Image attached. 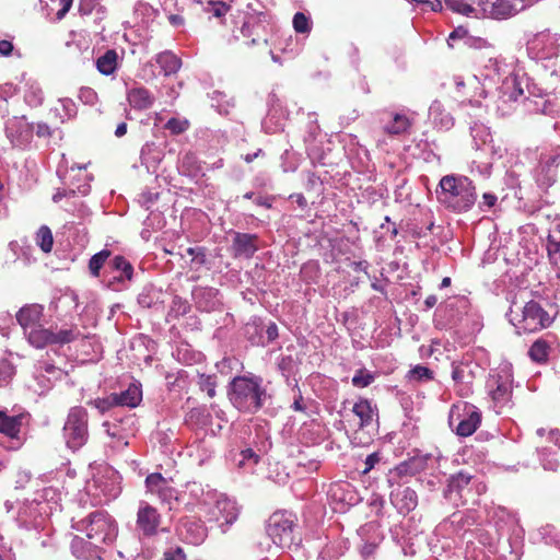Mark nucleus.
<instances>
[{"mask_svg": "<svg viewBox=\"0 0 560 560\" xmlns=\"http://www.w3.org/2000/svg\"><path fill=\"white\" fill-rule=\"evenodd\" d=\"M228 396L237 410L255 413L262 408L267 392L260 376L238 375L230 382Z\"/></svg>", "mask_w": 560, "mask_h": 560, "instance_id": "f257e3e1", "label": "nucleus"}, {"mask_svg": "<svg viewBox=\"0 0 560 560\" xmlns=\"http://www.w3.org/2000/svg\"><path fill=\"white\" fill-rule=\"evenodd\" d=\"M436 195L441 203L456 212L468 211L477 200L472 180L453 174L441 178Z\"/></svg>", "mask_w": 560, "mask_h": 560, "instance_id": "f03ea898", "label": "nucleus"}, {"mask_svg": "<svg viewBox=\"0 0 560 560\" xmlns=\"http://www.w3.org/2000/svg\"><path fill=\"white\" fill-rule=\"evenodd\" d=\"M510 322L516 335L535 334L551 326L553 317L536 301L525 303L520 312L511 310Z\"/></svg>", "mask_w": 560, "mask_h": 560, "instance_id": "7ed1b4c3", "label": "nucleus"}, {"mask_svg": "<svg viewBox=\"0 0 560 560\" xmlns=\"http://www.w3.org/2000/svg\"><path fill=\"white\" fill-rule=\"evenodd\" d=\"M78 529L85 532L90 544L97 547L98 544H112L118 534L115 520L106 512L96 511L78 524Z\"/></svg>", "mask_w": 560, "mask_h": 560, "instance_id": "20e7f679", "label": "nucleus"}, {"mask_svg": "<svg viewBox=\"0 0 560 560\" xmlns=\"http://www.w3.org/2000/svg\"><path fill=\"white\" fill-rule=\"evenodd\" d=\"M82 336L77 324L66 323L59 328H46L32 331L30 334V343L38 349L55 345L61 347L79 340Z\"/></svg>", "mask_w": 560, "mask_h": 560, "instance_id": "39448f33", "label": "nucleus"}, {"mask_svg": "<svg viewBox=\"0 0 560 560\" xmlns=\"http://www.w3.org/2000/svg\"><path fill=\"white\" fill-rule=\"evenodd\" d=\"M485 489L486 486L478 482L475 476L462 470L450 477L444 495L450 501L466 504L474 501L475 493L480 494Z\"/></svg>", "mask_w": 560, "mask_h": 560, "instance_id": "423d86ee", "label": "nucleus"}, {"mask_svg": "<svg viewBox=\"0 0 560 560\" xmlns=\"http://www.w3.org/2000/svg\"><path fill=\"white\" fill-rule=\"evenodd\" d=\"M89 415L81 406L72 407L63 425L67 446L73 451L81 448L89 440Z\"/></svg>", "mask_w": 560, "mask_h": 560, "instance_id": "0eeeda50", "label": "nucleus"}, {"mask_svg": "<svg viewBox=\"0 0 560 560\" xmlns=\"http://www.w3.org/2000/svg\"><path fill=\"white\" fill-rule=\"evenodd\" d=\"M478 5L485 16L492 19H506L522 9L524 0H479Z\"/></svg>", "mask_w": 560, "mask_h": 560, "instance_id": "6e6552de", "label": "nucleus"}, {"mask_svg": "<svg viewBox=\"0 0 560 560\" xmlns=\"http://www.w3.org/2000/svg\"><path fill=\"white\" fill-rule=\"evenodd\" d=\"M267 534L276 546L290 547L293 544V523L273 515L267 526Z\"/></svg>", "mask_w": 560, "mask_h": 560, "instance_id": "1a4fd4ad", "label": "nucleus"}, {"mask_svg": "<svg viewBox=\"0 0 560 560\" xmlns=\"http://www.w3.org/2000/svg\"><path fill=\"white\" fill-rule=\"evenodd\" d=\"M176 530L184 541L195 546L201 544L207 537V528L203 522L194 516L180 518Z\"/></svg>", "mask_w": 560, "mask_h": 560, "instance_id": "9d476101", "label": "nucleus"}, {"mask_svg": "<svg viewBox=\"0 0 560 560\" xmlns=\"http://www.w3.org/2000/svg\"><path fill=\"white\" fill-rule=\"evenodd\" d=\"M161 520V514L154 506L150 505L148 502H140L136 521L138 530L144 536H154L158 533Z\"/></svg>", "mask_w": 560, "mask_h": 560, "instance_id": "9b49d317", "label": "nucleus"}, {"mask_svg": "<svg viewBox=\"0 0 560 560\" xmlns=\"http://www.w3.org/2000/svg\"><path fill=\"white\" fill-rule=\"evenodd\" d=\"M44 315V307L39 304H28L23 306L16 313V320L23 328L27 340L30 341V334L38 329H46L40 325V319Z\"/></svg>", "mask_w": 560, "mask_h": 560, "instance_id": "f8f14e48", "label": "nucleus"}, {"mask_svg": "<svg viewBox=\"0 0 560 560\" xmlns=\"http://www.w3.org/2000/svg\"><path fill=\"white\" fill-rule=\"evenodd\" d=\"M490 396L497 406L506 405L512 396V380L509 375L495 374L488 381Z\"/></svg>", "mask_w": 560, "mask_h": 560, "instance_id": "ddd939ff", "label": "nucleus"}, {"mask_svg": "<svg viewBox=\"0 0 560 560\" xmlns=\"http://www.w3.org/2000/svg\"><path fill=\"white\" fill-rule=\"evenodd\" d=\"M147 491L153 495H158L161 501L170 503L173 499H177L176 490L160 474L153 472L145 478Z\"/></svg>", "mask_w": 560, "mask_h": 560, "instance_id": "4468645a", "label": "nucleus"}, {"mask_svg": "<svg viewBox=\"0 0 560 560\" xmlns=\"http://www.w3.org/2000/svg\"><path fill=\"white\" fill-rule=\"evenodd\" d=\"M555 339L556 337L551 335L537 338L527 351L530 361L538 365H546L549 362Z\"/></svg>", "mask_w": 560, "mask_h": 560, "instance_id": "2eb2a0df", "label": "nucleus"}, {"mask_svg": "<svg viewBox=\"0 0 560 560\" xmlns=\"http://www.w3.org/2000/svg\"><path fill=\"white\" fill-rule=\"evenodd\" d=\"M524 86H528L526 72H510L502 81L501 90L511 101H516L524 94Z\"/></svg>", "mask_w": 560, "mask_h": 560, "instance_id": "dca6fc26", "label": "nucleus"}, {"mask_svg": "<svg viewBox=\"0 0 560 560\" xmlns=\"http://www.w3.org/2000/svg\"><path fill=\"white\" fill-rule=\"evenodd\" d=\"M257 235L236 232L232 243L234 257L252 258L258 250Z\"/></svg>", "mask_w": 560, "mask_h": 560, "instance_id": "f3484780", "label": "nucleus"}, {"mask_svg": "<svg viewBox=\"0 0 560 560\" xmlns=\"http://www.w3.org/2000/svg\"><path fill=\"white\" fill-rule=\"evenodd\" d=\"M25 413L9 416L7 411L0 410V433L11 440H20L23 420Z\"/></svg>", "mask_w": 560, "mask_h": 560, "instance_id": "a211bd4d", "label": "nucleus"}, {"mask_svg": "<svg viewBox=\"0 0 560 560\" xmlns=\"http://www.w3.org/2000/svg\"><path fill=\"white\" fill-rule=\"evenodd\" d=\"M390 498L400 513H409L410 511H413L418 505L417 492L409 487L397 489L392 493Z\"/></svg>", "mask_w": 560, "mask_h": 560, "instance_id": "6ab92c4d", "label": "nucleus"}, {"mask_svg": "<svg viewBox=\"0 0 560 560\" xmlns=\"http://www.w3.org/2000/svg\"><path fill=\"white\" fill-rule=\"evenodd\" d=\"M113 399L116 406L135 408L142 399V392L138 385L130 384L126 390L113 393Z\"/></svg>", "mask_w": 560, "mask_h": 560, "instance_id": "aec40b11", "label": "nucleus"}, {"mask_svg": "<svg viewBox=\"0 0 560 560\" xmlns=\"http://www.w3.org/2000/svg\"><path fill=\"white\" fill-rule=\"evenodd\" d=\"M352 413L358 418L357 427L359 429L368 428L373 422L375 415L370 400L360 398L352 407Z\"/></svg>", "mask_w": 560, "mask_h": 560, "instance_id": "412c9836", "label": "nucleus"}, {"mask_svg": "<svg viewBox=\"0 0 560 560\" xmlns=\"http://www.w3.org/2000/svg\"><path fill=\"white\" fill-rule=\"evenodd\" d=\"M128 102L135 109L143 110L153 105L154 97L147 89L137 88L128 92Z\"/></svg>", "mask_w": 560, "mask_h": 560, "instance_id": "4be33fe9", "label": "nucleus"}, {"mask_svg": "<svg viewBox=\"0 0 560 560\" xmlns=\"http://www.w3.org/2000/svg\"><path fill=\"white\" fill-rule=\"evenodd\" d=\"M219 512L218 520H222L225 524H232L238 516L236 503L229 498H220L215 503Z\"/></svg>", "mask_w": 560, "mask_h": 560, "instance_id": "5701e85b", "label": "nucleus"}, {"mask_svg": "<svg viewBox=\"0 0 560 560\" xmlns=\"http://www.w3.org/2000/svg\"><path fill=\"white\" fill-rule=\"evenodd\" d=\"M428 458L425 456H413L408 460L400 463L396 467L399 476H415L427 468Z\"/></svg>", "mask_w": 560, "mask_h": 560, "instance_id": "b1692460", "label": "nucleus"}, {"mask_svg": "<svg viewBox=\"0 0 560 560\" xmlns=\"http://www.w3.org/2000/svg\"><path fill=\"white\" fill-rule=\"evenodd\" d=\"M412 126V121L402 114H394L392 121L384 126L383 130L389 136H400L407 133Z\"/></svg>", "mask_w": 560, "mask_h": 560, "instance_id": "393cba45", "label": "nucleus"}, {"mask_svg": "<svg viewBox=\"0 0 560 560\" xmlns=\"http://www.w3.org/2000/svg\"><path fill=\"white\" fill-rule=\"evenodd\" d=\"M480 421V413L478 411H470L466 418L459 421L456 433L460 436H469L478 429Z\"/></svg>", "mask_w": 560, "mask_h": 560, "instance_id": "a878e982", "label": "nucleus"}, {"mask_svg": "<svg viewBox=\"0 0 560 560\" xmlns=\"http://www.w3.org/2000/svg\"><path fill=\"white\" fill-rule=\"evenodd\" d=\"M109 266L115 271H121V275L117 277V280H122L124 278L127 280H131L133 276V267L132 265L124 257V256H115L110 261Z\"/></svg>", "mask_w": 560, "mask_h": 560, "instance_id": "bb28decb", "label": "nucleus"}, {"mask_svg": "<svg viewBox=\"0 0 560 560\" xmlns=\"http://www.w3.org/2000/svg\"><path fill=\"white\" fill-rule=\"evenodd\" d=\"M260 30H264V26L257 19H248L242 26V34L245 37L255 35L252 38V44H258L260 40L267 42V39L260 35Z\"/></svg>", "mask_w": 560, "mask_h": 560, "instance_id": "cd10ccee", "label": "nucleus"}, {"mask_svg": "<svg viewBox=\"0 0 560 560\" xmlns=\"http://www.w3.org/2000/svg\"><path fill=\"white\" fill-rule=\"evenodd\" d=\"M156 65L161 70H179L182 60L172 51H163L156 56Z\"/></svg>", "mask_w": 560, "mask_h": 560, "instance_id": "c85d7f7f", "label": "nucleus"}, {"mask_svg": "<svg viewBox=\"0 0 560 560\" xmlns=\"http://www.w3.org/2000/svg\"><path fill=\"white\" fill-rule=\"evenodd\" d=\"M118 60V52L115 49H107L96 59V68L97 70H116Z\"/></svg>", "mask_w": 560, "mask_h": 560, "instance_id": "c756f323", "label": "nucleus"}, {"mask_svg": "<svg viewBox=\"0 0 560 560\" xmlns=\"http://www.w3.org/2000/svg\"><path fill=\"white\" fill-rule=\"evenodd\" d=\"M36 244L40 249L48 254L54 246V236L51 230L47 225H42L36 233Z\"/></svg>", "mask_w": 560, "mask_h": 560, "instance_id": "7c9ffc66", "label": "nucleus"}, {"mask_svg": "<svg viewBox=\"0 0 560 560\" xmlns=\"http://www.w3.org/2000/svg\"><path fill=\"white\" fill-rule=\"evenodd\" d=\"M112 253L108 249H102L101 252L94 254L89 261V270L92 276L98 277L100 271L106 260L110 257Z\"/></svg>", "mask_w": 560, "mask_h": 560, "instance_id": "2f4dec72", "label": "nucleus"}, {"mask_svg": "<svg viewBox=\"0 0 560 560\" xmlns=\"http://www.w3.org/2000/svg\"><path fill=\"white\" fill-rule=\"evenodd\" d=\"M452 378L456 383H470L471 382V370L468 364H453Z\"/></svg>", "mask_w": 560, "mask_h": 560, "instance_id": "473e14b6", "label": "nucleus"}, {"mask_svg": "<svg viewBox=\"0 0 560 560\" xmlns=\"http://www.w3.org/2000/svg\"><path fill=\"white\" fill-rule=\"evenodd\" d=\"M374 380V374L366 371L365 369H360L352 377V385L358 388H364L372 384Z\"/></svg>", "mask_w": 560, "mask_h": 560, "instance_id": "72a5a7b5", "label": "nucleus"}, {"mask_svg": "<svg viewBox=\"0 0 560 560\" xmlns=\"http://www.w3.org/2000/svg\"><path fill=\"white\" fill-rule=\"evenodd\" d=\"M292 23L294 31L299 34H308L312 30L310 19L303 12H296Z\"/></svg>", "mask_w": 560, "mask_h": 560, "instance_id": "f704fd0d", "label": "nucleus"}, {"mask_svg": "<svg viewBox=\"0 0 560 560\" xmlns=\"http://www.w3.org/2000/svg\"><path fill=\"white\" fill-rule=\"evenodd\" d=\"M445 5L451 11L466 16H469L475 12V9L470 4L464 2V0H445Z\"/></svg>", "mask_w": 560, "mask_h": 560, "instance_id": "c9c22d12", "label": "nucleus"}, {"mask_svg": "<svg viewBox=\"0 0 560 560\" xmlns=\"http://www.w3.org/2000/svg\"><path fill=\"white\" fill-rule=\"evenodd\" d=\"M199 386L210 398L215 396L217 377L214 375L201 374L199 376Z\"/></svg>", "mask_w": 560, "mask_h": 560, "instance_id": "e433bc0d", "label": "nucleus"}, {"mask_svg": "<svg viewBox=\"0 0 560 560\" xmlns=\"http://www.w3.org/2000/svg\"><path fill=\"white\" fill-rule=\"evenodd\" d=\"M189 128V121L187 119L179 118H171L165 124V129H167L172 135H180L185 132Z\"/></svg>", "mask_w": 560, "mask_h": 560, "instance_id": "4c0bfd02", "label": "nucleus"}, {"mask_svg": "<svg viewBox=\"0 0 560 560\" xmlns=\"http://www.w3.org/2000/svg\"><path fill=\"white\" fill-rule=\"evenodd\" d=\"M15 374L14 365L8 359L0 360V386L8 384Z\"/></svg>", "mask_w": 560, "mask_h": 560, "instance_id": "58836bf2", "label": "nucleus"}, {"mask_svg": "<svg viewBox=\"0 0 560 560\" xmlns=\"http://www.w3.org/2000/svg\"><path fill=\"white\" fill-rule=\"evenodd\" d=\"M409 375L418 382L433 380V371L423 365H416L409 371Z\"/></svg>", "mask_w": 560, "mask_h": 560, "instance_id": "ea45409f", "label": "nucleus"}, {"mask_svg": "<svg viewBox=\"0 0 560 560\" xmlns=\"http://www.w3.org/2000/svg\"><path fill=\"white\" fill-rule=\"evenodd\" d=\"M187 254L192 257L191 261L198 266H202L206 264V248L205 247H188L186 249Z\"/></svg>", "mask_w": 560, "mask_h": 560, "instance_id": "a19ab883", "label": "nucleus"}, {"mask_svg": "<svg viewBox=\"0 0 560 560\" xmlns=\"http://www.w3.org/2000/svg\"><path fill=\"white\" fill-rule=\"evenodd\" d=\"M95 408H97L102 413L108 411L112 407L116 406V402H114L113 394L108 398L104 399H96L92 402Z\"/></svg>", "mask_w": 560, "mask_h": 560, "instance_id": "79ce46f5", "label": "nucleus"}, {"mask_svg": "<svg viewBox=\"0 0 560 560\" xmlns=\"http://www.w3.org/2000/svg\"><path fill=\"white\" fill-rule=\"evenodd\" d=\"M229 10L230 7L226 3L219 1L211 3L209 12H211L215 18H221L224 16Z\"/></svg>", "mask_w": 560, "mask_h": 560, "instance_id": "37998d69", "label": "nucleus"}, {"mask_svg": "<svg viewBox=\"0 0 560 560\" xmlns=\"http://www.w3.org/2000/svg\"><path fill=\"white\" fill-rule=\"evenodd\" d=\"M73 0H60L61 8L57 11L56 18L62 20L72 7Z\"/></svg>", "mask_w": 560, "mask_h": 560, "instance_id": "c03bdc74", "label": "nucleus"}, {"mask_svg": "<svg viewBox=\"0 0 560 560\" xmlns=\"http://www.w3.org/2000/svg\"><path fill=\"white\" fill-rule=\"evenodd\" d=\"M380 457L377 453L370 454L365 459V468L363 469V472L366 474L370 470L374 468V466L378 463Z\"/></svg>", "mask_w": 560, "mask_h": 560, "instance_id": "a18cd8bd", "label": "nucleus"}, {"mask_svg": "<svg viewBox=\"0 0 560 560\" xmlns=\"http://www.w3.org/2000/svg\"><path fill=\"white\" fill-rule=\"evenodd\" d=\"M497 196L491 192H485L482 195V203H480V208L482 209V205H485L488 209L492 208L497 203Z\"/></svg>", "mask_w": 560, "mask_h": 560, "instance_id": "49530a36", "label": "nucleus"}, {"mask_svg": "<svg viewBox=\"0 0 560 560\" xmlns=\"http://www.w3.org/2000/svg\"><path fill=\"white\" fill-rule=\"evenodd\" d=\"M377 548L376 544L373 542H365L361 548V555L364 558H369L375 553V550Z\"/></svg>", "mask_w": 560, "mask_h": 560, "instance_id": "de8ad7c7", "label": "nucleus"}, {"mask_svg": "<svg viewBox=\"0 0 560 560\" xmlns=\"http://www.w3.org/2000/svg\"><path fill=\"white\" fill-rule=\"evenodd\" d=\"M13 51V44L10 40L2 39L0 40V55L10 56Z\"/></svg>", "mask_w": 560, "mask_h": 560, "instance_id": "09e8293b", "label": "nucleus"}, {"mask_svg": "<svg viewBox=\"0 0 560 560\" xmlns=\"http://www.w3.org/2000/svg\"><path fill=\"white\" fill-rule=\"evenodd\" d=\"M165 560H186V556L180 548L174 552H165Z\"/></svg>", "mask_w": 560, "mask_h": 560, "instance_id": "8fccbe9b", "label": "nucleus"}, {"mask_svg": "<svg viewBox=\"0 0 560 560\" xmlns=\"http://www.w3.org/2000/svg\"><path fill=\"white\" fill-rule=\"evenodd\" d=\"M36 135L38 137H50L51 129L47 124H44V122L37 124Z\"/></svg>", "mask_w": 560, "mask_h": 560, "instance_id": "3c124183", "label": "nucleus"}, {"mask_svg": "<svg viewBox=\"0 0 560 560\" xmlns=\"http://www.w3.org/2000/svg\"><path fill=\"white\" fill-rule=\"evenodd\" d=\"M291 199H294L300 208H305L307 206V201L302 194H293L290 196Z\"/></svg>", "mask_w": 560, "mask_h": 560, "instance_id": "603ef678", "label": "nucleus"}, {"mask_svg": "<svg viewBox=\"0 0 560 560\" xmlns=\"http://www.w3.org/2000/svg\"><path fill=\"white\" fill-rule=\"evenodd\" d=\"M255 202L256 205L265 207L267 209L271 208L272 206V199L270 198L258 197L256 198Z\"/></svg>", "mask_w": 560, "mask_h": 560, "instance_id": "864d4df0", "label": "nucleus"}, {"mask_svg": "<svg viewBox=\"0 0 560 560\" xmlns=\"http://www.w3.org/2000/svg\"><path fill=\"white\" fill-rule=\"evenodd\" d=\"M292 408L295 411H304L305 410V406L303 405V398L301 395H299V397L296 399H294Z\"/></svg>", "mask_w": 560, "mask_h": 560, "instance_id": "5fc2aeb1", "label": "nucleus"}, {"mask_svg": "<svg viewBox=\"0 0 560 560\" xmlns=\"http://www.w3.org/2000/svg\"><path fill=\"white\" fill-rule=\"evenodd\" d=\"M126 132H127V124L120 122L115 130V136L120 138V137L125 136Z\"/></svg>", "mask_w": 560, "mask_h": 560, "instance_id": "6e6d98bb", "label": "nucleus"}, {"mask_svg": "<svg viewBox=\"0 0 560 560\" xmlns=\"http://www.w3.org/2000/svg\"><path fill=\"white\" fill-rule=\"evenodd\" d=\"M438 302V298L435 295H429L427 296V299L424 300V304L428 308H431L433 307Z\"/></svg>", "mask_w": 560, "mask_h": 560, "instance_id": "4d7b16f0", "label": "nucleus"}, {"mask_svg": "<svg viewBox=\"0 0 560 560\" xmlns=\"http://www.w3.org/2000/svg\"><path fill=\"white\" fill-rule=\"evenodd\" d=\"M267 335L269 339H275L278 336V329L275 324L267 328Z\"/></svg>", "mask_w": 560, "mask_h": 560, "instance_id": "13d9d810", "label": "nucleus"}, {"mask_svg": "<svg viewBox=\"0 0 560 560\" xmlns=\"http://www.w3.org/2000/svg\"><path fill=\"white\" fill-rule=\"evenodd\" d=\"M465 34L466 31L463 27H458L451 33L450 38L454 39L456 37H463Z\"/></svg>", "mask_w": 560, "mask_h": 560, "instance_id": "bf43d9fd", "label": "nucleus"}, {"mask_svg": "<svg viewBox=\"0 0 560 560\" xmlns=\"http://www.w3.org/2000/svg\"><path fill=\"white\" fill-rule=\"evenodd\" d=\"M83 544V539L81 537H78L75 536L73 539H72V542H71V548L74 552L78 551V548L79 546H81Z\"/></svg>", "mask_w": 560, "mask_h": 560, "instance_id": "052dcab7", "label": "nucleus"}, {"mask_svg": "<svg viewBox=\"0 0 560 560\" xmlns=\"http://www.w3.org/2000/svg\"><path fill=\"white\" fill-rule=\"evenodd\" d=\"M261 152H262V151H261L260 149H258V150H257L255 153H253V154H246V155L244 156L245 162H247V163H252L256 158H258V156L261 154Z\"/></svg>", "mask_w": 560, "mask_h": 560, "instance_id": "680f3d73", "label": "nucleus"}, {"mask_svg": "<svg viewBox=\"0 0 560 560\" xmlns=\"http://www.w3.org/2000/svg\"><path fill=\"white\" fill-rule=\"evenodd\" d=\"M243 454V457L248 459V458H255V462H257V455L254 453V451L252 448H247L245 451L242 452Z\"/></svg>", "mask_w": 560, "mask_h": 560, "instance_id": "e2e57ef3", "label": "nucleus"}, {"mask_svg": "<svg viewBox=\"0 0 560 560\" xmlns=\"http://www.w3.org/2000/svg\"><path fill=\"white\" fill-rule=\"evenodd\" d=\"M440 107H441L440 102L434 101L432 103V105L430 106V112L433 114V113L438 112L440 109Z\"/></svg>", "mask_w": 560, "mask_h": 560, "instance_id": "0e129e2a", "label": "nucleus"}, {"mask_svg": "<svg viewBox=\"0 0 560 560\" xmlns=\"http://www.w3.org/2000/svg\"><path fill=\"white\" fill-rule=\"evenodd\" d=\"M171 22H172L174 25L180 24V23H183V18H182V16H179V15H172V16H171Z\"/></svg>", "mask_w": 560, "mask_h": 560, "instance_id": "69168bd1", "label": "nucleus"}, {"mask_svg": "<svg viewBox=\"0 0 560 560\" xmlns=\"http://www.w3.org/2000/svg\"><path fill=\"white\" fill-rule=\"evenodd\" d=\"M451 285V278L450 277H445L442 279V282H441V288H447Z\"/></svg>", "mask_w": 560, "mask_h": 560, "instance_id": "338daca9", "label": "nucleus"}, {"mask_svg": "<svg viewBox=\"0 0 560 560\" xmlns=\"http://www.w3.org/2000/svg\"><path fill=\"white\" fill-rule=\"evenodd\" d=\"M104 427H107L106 432H107V434H108L109 436H112V438H115V436H116V432L110 431V424H109L108 422H105V423H104Z\"/></svg>", "mask_w": 560, "mask_h": 560, "instance_id": "774afa93", "label": "nucleus"}]
</instances>
